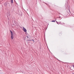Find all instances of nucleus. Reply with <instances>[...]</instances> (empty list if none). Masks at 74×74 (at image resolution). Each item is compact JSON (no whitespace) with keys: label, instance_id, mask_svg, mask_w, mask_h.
Segmentation results:
<instances>
[{"label":"nucleus","instance_id":"7ed1b4c3","mask_svg":"<svg viewBox=\"0 0 74 74\" xmlns=\"http://www.w3.org/2000/svg\"><path fill=\"white\" fill-rule=\"evenodd\" d=\"M23 29L24 32H26L27 30L24 27H23Z\"/></svg>","mask_w":74,"mask_h":74},{"label":"nucleus","instance_id":"423d86ee","mask_svg":"<svg viewBox=\"0 0 74 74\" xmlns=\"http://www.w3.org/2000/svg\"><path fill=\"white\" fill-rule=\"evenodd\" d=\"M32 41H33L34 42V40H32Z\"/></svg>","mask_w":74,"mask_h":74},{"label":"nucleus","instance_id":"f03ea898","mask_svg":"<svg viewBox=\"0 0 74 74\" xmlns=\"http://www.w3.org/2000/svg\"><path fill=\"white\" fill-rule=\"evenodd\" d=\"M56 22L58 24V23H60V24L61 25H64V23H58V22L57 21H56Z\"/></svg>","mask_w":74,"mask_h":74},{"label":"nucleus","instance_id":"0eeeda50","mask_svg":"<svg viewBox=\"0 0 74 74\" xmlns=\"http://www.w3.org/2000/svg\"><path fill=\"white\" fill-rule=\"evenodd\" d=\"M73 67H74V66H73Z\"/></svg>","mask_w":74,"mask_h":74},{"label":"nucleus","instance_id":"20e7f679","mask_svg":"<svg viewBox=\"0 0 74 74\" xmlns=\"http://www.w3.org/2000/svg\"><path fill=\"white\" fill-rule=\"evenodd\" d=\"M11 3H13V0H11Z\"/></svg>","mask_w":74,"mask_h":74},{"label":"nucleus","instance_id":"39448f33","mask_svg":"<svg viewBox=\"0 0 74 74\" xmlns=\"http://www.w3.org/2000/svg\"><path fill=\"white\" fill-rule=\"evenodd\" d=\"M51 22H55V21H52Z\"/></svg>","mask_w":74,"mask_h":74},{"label":"nucleus","instance_id":"f257e3e1","mask_svg":"<svg viewBox=\"0 0 74 74\" xmlns=\"http://www.w3.org/2000/svg\"><path fill=\"white\" fill-rule=\"evenodd\" d=\"M10 33H11V38L12 40L14 38V35H13V33H12V31L11 30H10Z\"/></svg>","mask_w":74,"mask_h":74},{"label":"nucleus","instance_id":"6e6552de","mask_svg":"<svg viewBox=\"0 0 74 74\" xmlns=\"http://www.w3.org/2000/svg\"><path fill=\"white\" fill-rule=\"evenodd\" d=\"M69 11H70V10H69Z\"/></svg>","mask_w":74,"mask_h":74}]
</instances>
